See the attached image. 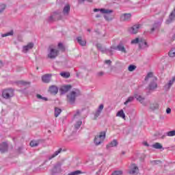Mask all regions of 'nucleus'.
Masks as SVG:
<instances>
[{
    "label": "nucleus",
    "instance_id": "f257e3e1",
    "mask_svg": "<svg viewBox=\"0 0 175 175\" xmlns=\"http://www.w3.org/2000/svg\"><path fill=\"white\" fill-rule=\"evenodd\" d=\"M80 95H81L80 90L79 89H75L67 94V102L70 103V105H75L76 98H77V96H80Z\"/></svg>",
    "mask_w": 175,
    "mask_h": 175
},
{
    "label": "nucleus",
    "instance_id": "f03ea898",
    "mask_svg": "<svg viewBox=\"0 0 175 175\" xmlns=\"http://www.w3.org/2000/svg\"><path fill=\"white\" fill-rule=\"evenodd\" d=\"M106 139V131H102L98 135H96L94 138V144L96 146H99L103 143V140Z\"/></svg>",
    "mask_w": 175,
    "mask_h": 175
},
{
    "label": "nucleus",
    "instance_id": "7ed1b4c3",
    "mask_svg": "<svg viewBox=\"0 0 175 175\" xmlns=\"http://www.w3.org/2000/svg\"><path fill=\"white\" fill-rule=\"evenodd\" d=\"M2 96L4 99H10L14 96V90L13 88L5 89L2 92Z\"/></svg>",
    "mask_w": 175,
    "mask_h": 175
},
{
    "label": "nucleus",
    "instance_id": "20e7f679",
    "mask_svg": "<svg viewBox=\"0 0 175 175\" xmlns=\"http://www.w3.org/2000/svg\"><path fill=\"white\" fill-rule=\"evenodd\" d=\"M48 51V57L51 59H54V58H57V57H58V54H59V51H58V49L51 48V46L49 47Z\"/></svg>",
    "mask_w": 175,
    "mask_h": 175
},
{
    "label": "nucleus",
    "instance_id": "39448f33",
    "mask_svg": "<svg viewBox=\"0 0 175 175\" xmlns=\"http://www.w3.org/2000/svg\"><path fill=\"white\" fill-rule=\"evenodd\" d=\"M59 17H61V11H55L49 17L48 21L51 23L53 21H55V20H58Z\"/></svg>",
    "mask_w": 175,
    "mask_h": 175
},
{
    "label": "nucleus",
    "instance_id": "423d86ee",
    "mask_svg": "<svg viewBox=\"0 0 175 175\" xmlns=\"http://www.w3.org/2000/svg\"><path fill=\"white\" fill-rule=\"evenodd\" d=\"M111 49L113 50H118V51H121L122 53L126 54V49H125V46H124L122 43H120L117 46H112Z\"/></svg>",
    "mask_w": 175,
    "mask_h": 175
},
{
    "label": "nucleus",
    "instance_id": "0eeeda50",
    "mask_svg": "<svg viewBox=\"0 0 175 175\" xmlns=\"http://www.w3.org/2000/svg\"><path fill=\"white\" fill-rule=\"evenodd\" d=\"M129 174L136 175L139 174V167L136 166V164H132L131 169L129 171Z\"/></svg>",
    "mask_w": 175,
    "mask_h": 175
},
{
    "label": "nucleus",
    "instance_id": "6e6552de",
    "mask_svg": "<svg viewBox=\"0 0 175 175\" xmlns=\"http://www.w3.org/2000/svg\"><path fill=\"white\" fill-rule=\"evenodd\" d=\"M9 148V146L6 142H2L0 144V152L1 154H5V152H8V150Z\"/></svg>",
    "mask_w": 175,
    "mask_h": 175
},
{
    "label": "nucleus",
    "instance_id": "1a4fd4ad",
    "mask_svg": "<svg viewBox=\"0 0 175 175\" xmlns=\"http://www.w3.org/2000/svg\"><path fill=\"white\" fill-rule=\"evenodd\" d=\"M175 20V6L174 10L171 12L170 14L169 15L168 19L166 21V24H170V23H173Z\"/></svg>",
    "mask_w": 175,
    "mask_h": 175
},
{
    "label": "nucleus",
    "instance_id": "9d476101",
    "mask_svg": "<svg viewBox=\"0 0 175 175\" xmlns=\"http://www.w3.org/2000/svg\"><path fill=\"white\" fill-rule=\"evenodd\" d=\"M72 90V85H65L64 86H62L60 88V92L64 95V94H66L68 91H70Z\"/></svg>",
    "mask_w": 175,
    "mask_h": 175
},
{
    "label": "nucleus",
    "instance_id": "9b49d317",
    "mask_svg": "<svg viewBox=\"0 0 175 175\" xmlns=\"http://www.w3.org/2000/svg\"><path fill=\"white\" fill-rule=\"evenodd\" d=\"M33 42L28 43L26 46H24L23 47V53H24L25 54L28 53L29 50H32V49H33Z\"/></svg>",
    "mask_w": 175,
    "mask_h": 175
},
{
    "label": "nucleus",
    "instance_id": "f8f14e48",
    "mask_svg": "<svg viewBox=\"0 0 175 175\" xmlns=\"http://www.w3.org/2000/svg\"><path fill=\"white\" fill-rule=\"evenodd\" d=\"M95 13L98 12H100V13H103V14H108L109 13H113V10H106L105 8H94L93 10Z\"/></svg>",
    "mask_w": 175,
    "mask_h": 175
},
{
    "label": "nucleus",
    "instance_id": "ddd939ff",
    "mask_svg": "<svg viewBox=\"0 0 175 175\" xmlns=\"http://www.w3.org/2000/svg\"><path fill=\"white\" fill-rule=\"evenodd\" d=\"M139 29H140V25H135L131 27L129 31L130 33L136 34L139 32Z\"/></svg>",
    "mask_w": 175,
    "mask_h": 175
},
{
    "label": "nucleus",
    "instance_id": "4468645a",
    "mask_svg": "<svg viewBox=\"0 0 175 175\" xmlns=\"http://www.w3.org/2000/svg\"><path fill=\"white\" fill-rule=\"evenodd\" d=\"M131 18H132V14L131 13L122 14L120 16V21H130Z\"/></svg>",
    "mask_w": 175,
    "mask_h": 175
},
{
    "label": "nucleus",
    "instance_id": "2eb2a0df",
    "mask_svg": "<svg viewBox=\"0 0 175 175\" xmlns=\"http://www.w3.org/2000/svg\"><path fill=\"white\" fill-rule=\"evenodd\" d=\"M139 49H147L148 47V44L144 38H139Z\"/></svg>",
    "mask_w": 175,
    "mask_h": 175
},
{
    "label": "nucleus",
    "instance_id": "dca6fc26",
    "mask_svg": "<svg viewBox=\"0 0 175 175\" xmlns=\"http://www.w3.org/2000/svg\"><path fill=\"white\" fill-rule=\"evenodd\" d=\"M62 13L64 16H69V13H70V5L66 4L63 8Z\"/></svg>",
    "mask_w": 175,
    "mask_h": 175
},
{
    "label": "nucleus",
    "instance_id": "f3484780",
    "mask_svg": "<svg viewBox=\"0 0 175 175\" xmlns=\"http://www.w3.org/2000/svg\"><path fill=\"white\" fill-rule=\"evenodd\" d=\"M43 83H49L51 81V74H46L42 77Z\"/></svg>",
    "mask_w": 175,
    "mask_h": 175
},
{
    "label": "nucleus",
    "instance_id": "a211bd4d",
    "mask_svg": "<svg viewBox=\"0 0 175 175\" xmlns=\"http://www.w3.org/2000/svg\"><path fill=\"white\" fill-rule=\"evenodd\" d=\"M117 146H118V142H117V139H113L106 146V148L107 150H109L111 147H117Z\"/></svg>",
    "mask_w": 175,
    "mask_h": 175
},
{
    "label": "nucleus",
    "instance_id": "6ab92c4d",
    "mask_svg": "<svg viewBox=\"0 0 175 175\" xmlns=\"http://www.w3.org/2000/svg\"><path fill=\"white\" fill-rule=\"evenodd\" d=\"M175 81V77H174L172 80H170L169 82L164 85V88L165 90H170V87H172V85H173V84L174 83Z\"/></svg>",
    "mask_w": 175,
    "mask_h": 175
},
{
    "label": "nucleus",
    "instance_id": "aec40b11",
    "mask_svg": "<svg viewBox=\"0 0 175 175\" xmlns=\"http://www.w3.org/2000/svg\"><path fill=\"white\" fill-rule=\"evenodd\" d=\"M49 92L53 95H57L58 94V87L55 85H52L49 88Z\"/></svg>",
    "mask_w": 175,
    "mask_h": 175
},
{
    "label": "nucleus",
    "instance_id": "412c9836",
    "mask_svg": "<svg viewBox=\"0 0 175 175\" xmlns=\"http://www.w3.org/2000/svg\"><path fill=\"white\" fill-rule=\"evenodd\" d=\"M77 42L80 44V46H84L87 44V41L85 40H83L81 36L77 38Z\"/></svg>",
    "mask_w": 175,
    "mask_h": 175
},
{
    "label": "nucleus",
    "instance_id": "4be33fe9",
    "mask_svg": "<svg viewBox=\"0 0 175 175\" xmlns=\"http://www.w3.org/2000/svg\"><path fill=\"white\" fill-rule=\"evenodd\" d=\"M157 87H158V84H157V82L153 81L150 82L149 84V86H148L149 91H154V90H156Z\"/></svg>",
    "mask_w": 175,
    "mask_h": 175
},
{
    "label": "nucleus",
    "instance_id": "5701e85b",
    "mask_svg": "<svg viewBox=\"0 0 175 175\" xmlns=\"http://www.w3.org/2000/svg\"><path fill=\"white\" fill-rule=\"evenodd\" d=\"M61 152H62V148H59L58 150L55 151L52 155L48 157L49 160L51 161L53 158H55V157L59 155V154H61Z\"/></svg>",
    "mask_w": 175,
    "mask_h": 175
},
{
    "label": "nucleus",
    "instance_id": "b1692460",
    "mask_svg": "<svg viewBox=\"0 0 175 175\" xmlns=\"http://www.w3.org/2000/svg\"><path fill=\"white\" fill-rule=\"evenodd\" d=\"M134 100H135V96H131L128 97L126 100L124 102V105H125V106H126V105H128L129 103H132V102H133Z\"/></svg>",
    "mask_w": 175,
    "mask_h": 175
},
{
    "label": "nucleus",
    "instance_id": "393cba45",
    "mask_svg": "<svg viewBox=\"0 0 175 175\" xmlns=\"http://www.w3.org/2000/svg\"><path fill=\"white\" fill-rule=\"evenodd\" d=\"M134 96H135V98L137 99V100L140 102V103H142L143 102H144V99H145L144 97H143L137 94H134Z\"/></svg>",
    "mask_w": 175,
    "mask_h": 175
},
{
    "label": "nucleus",
    "instance_id": "a878e982",
    "mask_svg": "<svg viewBox=\"0 0 175 175\" xmlns=\"http://www.w3.org/2000/svg\"><path fill=\"white\" fill-rule=\"evenodd\" d=\"M96 46L97 47L98 50H99V51H101V53H103V54L106 53V48L103 47L102 44H97Z\"/></svg>",
    "mask_w": 175,
    "mask_h": 175
},
{
    "label": "nucleus",
    "instance_id": "bb28decb",
    "mask_svg": "<svg viewBox=\"0 0 175 175\" xmlns=\"http://www.w3.org/2000/svg\"><path fill=\"white\" fill-rule=\"evenodd\" d=\"M117 117H121L123 120H125V113H124V110L121 109L116 113Z\"/></svg>",
    "mask_w": 175,
    "mask_h": 175
},
{
    "label": "nucleus",
    "instance_id": "cd10ccee",
    "mask_svg": "<svg viewBox=\"0 0 175 175\" xmlns=\"http://www.w3.org/2000/svg\"><path fill=\"white\" fill-rule=\"evenodd\" d=\"M111 13H108L104 15V18L106 21H111L113 20V16L110 14Z\"/></svg>",
    "mask_w": 175,
    "mask_h": 175
},
{
    "label": "nucleus",
    "instance_id": "c85d7f7f",
    "mask_svg": "<svg viewBox=\"0 0 175 175\" xmlns=\"http://www.w3.org/2000/svg\"><path fill=\"white\" fill-rule=\"evenodd\" d=\"M60 76L64 77V79H69L70 77V73L66 72H60Z\"/></svg>",
    "mask_w": 175,
    "mask_h": 175
},
{
    "label": "nucleus",
    "instance_id": "c756f323",
    "mask_svg": "<svg viewBox=\"0 0 175 175\" xmlns=\"http://www.w3.org/2000/svg\"><path fill=\"white\" fill-rule=\"evenodd\" d=\"M151 147H152V148H155L156 150H161V148H163L162 145H161L158 142L155 143L154 144H152Z\"/></svg>",
    "mask_w": 175,
    "mask_h": 175
},
{
    "label": "nucleus",
    "instance_id": "7c9ffc66",
    "mask_svg": "<svg viewBox=\"0 0 175 175\" xmlns=\"http://www.w3.org/2000/svg\"><path fill=\"white\" fill-rule=\"evenodd\" d=\"M14 33V31L13 30H11L9 32L1 34V38H6V36H13Z\"/></svg>",
    "mask_w": 175,
    "mask_h": 175
},
{
    "label": "nucleus",
    "instance_id": "2f4dec72",
    "mask_svg": "<svg viewBox=\"0 0 175 175\" xmlns=\"http://www.w3.org/2000/svg\"><path fill=\"white\" fill-rule=\"evenodd\" d=\"M61 113H62V109L58 107L55 108V117H58L61 114Z\"/></svg>",
    "mask_w": 175,
    "mask_h": 175
},
{
    "label": "nucleus",
    "instance_id": "473e14b6",
    "mask_svg": "<svg viewBox=\"0 0 175 175\" xmlns=\"http://www.w3.org/2000/svg\"><path fill=\"white\" fill-rule=\"evenodd\" d=\"M158 107H159V105L157 103H153L150 104V109H151V110H157Z\"/></svg>",
    "mask_w": 175,
    "mask_h": 175
},
{
    "label": "nucleus",
    "instance_id": "72a5a7b5",
    "mask_svg": "<svg viewBox=\"0 0 175 175\" xmlns=\"http://www.w3.org/2000/svg\"><path fill=\"white\" fill-rule=\"evenodd\" d=\"M114 50L113 48H111L109 49H106V51L105 53V54H106L107 55H113V51Z\"/></svg>",
    "mask_w": 175,
    "mask_h": 175
},
{
    "label": "nucleus",
    "instance_id": "f704fd0d",
    "mask_svg": "<svg viewBox=\"0 0 175 175\" xmlns=\"http://www.w3.org/2000/svg\"><path fill=\"white\" fill-rule=\"evenodd\" d=\"M82 124H83V122L81 120L77 122V123L75 125V131H77V129H79Z\"/></svg>",
    "mask_w": 175,
    "mask_h": 175
},
{
    "label": "nucleus",
    "instance_id": "c9c22d12",
    "mask_svg": "<svg viewBox=\"0 0 175 175\" xmlns=\"http://www.w3.org/2000/svg\"><path fill=\"white\" fill-rule=\"evenodd\" d=\"M161 27V23H156L154 24L153 27L151 29L152 32H154L155 29H158V27Z\"/></svg>",
    "mask_w": 175,
    "mask_h": 175
},
{
    "label": "nucleus",
    "instance_id": "e433bc0d",
    "mask_svg": "<svg viewBox=\"0 0 175 175\" xmlns=\"http://www.w3.org/2000/svg\"><path fill=\"white\" fill-rule=\"evenodd\" d=\"M166 136H169L170 137H172L173 136H175V130L168 131L165 133Z\"/></svg>",
    "mask_w": 175,
    "mask_h": 175
},
{
    "label": "nucleus",
    "instance_id": "4c0bfd02",
    "mask_svg": "<svg viewBox=\"0 0 175 175\" xmlns=\"http://www.w3.org/2000/svg\"><path fill=\"white\" fill-rule=\"evenodd\" d=\"M57 47L62 51H65V46H64V44H62V42H59L57 44Z\"/></svg>",
    "mask_w": 175,
    "mask_h": 175
},
{
    "label": "nucleus",
    "instance_id": "58836bf2",
    "mask_svg": "<svg viewBox=\"0 0 175 175\" xmlns=\"http://www.w3.org/2000/svg\"><path fill=\"white\" fill-rule=\"evenodd\" d=\"M169 56L171 57H175V48H173L171 49L169 52Z\"/></svg>",
    "mask_w": 175,
    "mask_h": 175
},
{
    "label": "nucleus",
    "instance_id": "ea45409f",
    "mask_svg": "<svg viewBox=\"0 0 175 175\" xmlns=\"http://www.w3.org/2000/svg\"><path fill=\"white\" fill-rule=\"evenodd\" d=\"M152 76H153L152 72H148L145 77V81H148V80L151 79Z\"/></svg>",
    "mask_w": 175,
    "mask_h": 175
},
{
    "label": "nucleus",
    "instance_id": "a19ab883",
    "mask_svg": "<svg viewBox=\"0 0 175 175\" xmlns=\"http://www.w3.org/2000/svg\"><path fill=\"white\" fill-rule=\"evenodd\" d=\"M30 146L31 147H38V146H39V143L36 141H31L30 142Z\"/></svg>",
    "mask_w": 175,
    "mask_h": 175
},
{
    "label": "nucleus",
    "instance_id": "79ce46f5",
    "mask_svg": "<svg viewBox=\"0 0 175 175\" xmlns=\"http://www.w3.org/2000/svg\"><path fill=\"white\" fill-rule=\"evenodd\" d=\"M139 42H140V38H137L131 40V44H137V43H139Z\"/></svg>",
    "mask_w": 175,
    "mask_h": 175
},
{
    "label": "nucleus",
    "instance_id": "37998d69",
    "mask_svg": "<svg viewBox=\"0 0 175 175\" xmlns=\"http://www.w3.org/2000/svg\"><path fill=\"white\" fill-rule=\"evenodd\" d=\"M136 69V66L135 65H130L128 68L129 72H133Z\"/></svg>",
    "mask_w": 175,
    "mask_h": 175
},
{
    "label": "nucleus",
    "instance_id": "c03bdc74",
    "mask_svg": "<svg viewBox=\"0 0 175 175\" xmlns=\"http://www.w3.org/2000/svg\"><path fill=\"white\" fill-rule=\"evenodd\" d=\"M77 137V136L74 135H70L67 139V142H70L72 140H75V139H76Z\"/></svg>",
    "mask_w": 175,
    "mask_h": 175
},
{
    "label": "nucleus",
    "instance_id": "a18cd8bd",
    "mask_svg": "<svg viewBox=\"0 0 175 175\" xmlns=\"http://www.w3.org/2000/svg\"><path fill=\"white\" fill-rule=\"evenodd\" d=\"M122 174H123L122 171L116 170V171H114L113 173L111 175H122Z\"/></svg>",
    "mask_w": 175,
    "mask_h": 175
},
{
    "label": "nucleus",
    "instance_id": "49530a36",
    "mask_svg": "<svg viewBox=\"0 0 175 175\" xmlns=\"http://www.w3.org/2000/svg\"><path fill=\"white\" fill-rule=\"evenodd\" d=\"M5 9H6V5L5 4H1L0 5V13H2Z\"/></svg>",
    "mask_w": 175,
    "mask_h": 175
},
{
    "label": "nucleus",
    "instance_id": "de8ad7c7",
    "mask_svg": "<svg viewBox=\"0 0 175 175\" xmlns=\"http://www.w3.org/2000/svg\"><path fill=\"white\" fill-rule=\"evenodd\" d=\"M18 84L21 85H27V84H29V83L24 81H20L18 82Z\"/></svg>",
    "mask_w": 175,
    "mask_h": 175
},
{
    "label": "nucleus",
    "instance_id": "09e8293b",
    "mask_svg": "<svg viewBox=\"0 0 175 175\" xmlns=\"http://www.w3.org/2000/svg\"><path fill=\"white\" fill-rule=\"evenodd\" d=\"M104 105L103 104L100 105L98 107L97 111H99L100 113H102V110H103Z\"/></svg>",
    "mask_w": 175,
    "mask_h": 175
},
{
    "label": "nucleus",
    "instance_id": "8fccbe9b",
    "mask_svg": "<svg viewBox=\"0 0 175 175\" xmlns=\"http://www.w3.org/2000/svg\"><path fill=\"white\" fill-rule=\"evenodd\" d=\"M100 113L99 111H96V113H94V118L95 120H96V118L98 117H99V116H100Z\"/></svg>",
    "mask_w": 175,
    "mask_h": 175
},
{
    "label": "nucleus",
    "instance_id": "3c124183",
    "mask_svg": "<svg viewBox=\"0 0 175 175\" xmlns=\"http://www.w3.org/2000/svg\"><path fill=\"white\" fill-rule=\"evenodd\" d=\"M151 163H152V165H158V163H161V161L154 160V161H151Z\"/></svg>",
    "mask_w": 175,
    "mask_h": 175
},
{
    "label": "nucleus",
    "instance_id": "603ef678",
    "mask_svg": "<svg viewBox=\"0 0 175 175\" xmlns=\"http://www.w3.org/2000/svg\"><path fill=\"white\" fill-rule=\"evenodd\" d=\"M103 75H105V72H103V71L98 72L97 73V76H98V77H100L103 76Z\"/></svg>",
    "mask_w": 175,
    "mask_h": 175
},
{
    "label": "nucleus",
    "instance_id": "864d4df0",
    "mask_svg": "<svg viewBox=\"0 0 175 175\" xmlns=\"http://www.w3.org/2000/svg\"><path fill=\"white\" fill-rule=\"evenodd\" d=\"M143 146H144L145 147H150V144H148V142H144L142 143Z\"/></svg>",
    "mask_w": 175,
    "mask_h": 175
},
{
    "label": "nucleus",
    "instance_id": "5fc2aeb1",
    "mask_svg": "<svg viewBox=\"0 0 175 175\" xmlns=\"http://www.w3.org/2000/svg\"><path fill=\"white\" fill-rule=\"evenodd\" d=\"M166 113L167 114H170V113H172V109L170 108H167L166 109Z\"/></svg>",
    "mask_w": 175,
    "mask_h": 175
},
{
    "label": "nucleus",
    "instance_id": "6e6d98bb",
    "mask_svg": "<svg viewBox=\"0 0 175 175\" xmlns=\"http://www.w3.org/2000/svg\"><path fill=\"white\" fill-rule=\"evenodd\" d=\"M77 116H80V111L77 110L76 113L74 115V117H77Z\"/></svg>",
    "mask_w": 175,
    "mask_h": 175
},
{
    "label": "nucleus",
    "instance_id": "4d7b16f0",
    "mask_svg": "<svg viewBox=\"0 0 175 175\" xmlns=\"http://www.w3.org/2000/svg\"><path fill=\"white\" fill-rule=\"evenodd\" d=\"M105 64H107V65H111V60H105Z\"/></svg>",
    "mask_w": 175,
    "mask_h": 175
},
{
    "label": "nucleus",
    "instance_id": "13d9d810",
    "mask_svg": "<svg viewBox=\"0 0 175 175\" xmlns=\"http://www.w3.org/2000/svg\"><path fill=\"white\" fill-rule=\"evenodd\" d=\"M36 96H37L38 99H42L43 98V96H42V95H40V94H37Z\"/></svg>",
    "mask_w": 175,
    "mask_h": 175
},
{
    "label": "nucleus",
    "instance_id": "bf43d9fd",
    "mask_svg": "<svg viewBox=\"0 0 175 175\" xmlns=\"http://www.w3.org/2000/svg\"><path fill=\"white\" fill-rule=\"evenodd\" d=\"M42 100H44L45 102H47V100H49V98H47L46 97H42Z\"/></svg>",
    "mask_w": 175,
    "mask_h": 175
},
{
    "label": "nucleus",
    "instance_id": "052dcab7",
    "mask_svg": "<svg viewBox=\"0 0 175 175\" xmlns=\"http://www.w3.org/2000/svg\"><path fill=\"white\" fill-rule=\"evenodd\" d=\"M166 133L163 135L161 136V139H165V137H166Z\"/></svg>",
    "mask_w": 175,
    "mask_h": 175
},
{
    "label": "nucleus",
    "instance_id": "680f3d73",
    "mask_svg": "<svg viewBox=\"0 0 175 175\" xmlns=\"http://www.w3.org/2000/svg\"><path fill=\"white\" fill-rule=\"evenodd\" d=\"M2 66H3V63L2 61H0V68H2Z\"/></svg>",
    "mask_w": 175,
    "mask_h": 175
},
{
    "label": "nucleus",
    "instance_id": "e2e57ef3",
    "mask_svg": "<svg viewBox=\"0 0 175 175\" xmlns=\"http://www.w3.org/2000/svg\"><path fill=\"white\" fill-rule=\"evenodd\" d=\"M96 18H100V14H96Z\"/></svg>",
    "mask_w": 175,
    "mask_h": 175
},
{
    "label": "nucleus",
    "instance_id": "0e129e2a",
    "mask_svg": "<svg viewBox=\"0 0 175 175\" xmlns=\"http://www.w3.org/2000/svg\"><path fill=\"white\" fill-rule=\"evenodd\" d=\"M79 3L84 2L85 0H78Z\"/></svg>",
    "mask_w": 175,
    "mask_h": 175
},
{
    "label": "nucleus",
    "instance_id": "69168bd1",
    "mask_svg": "<svg viewBox=\"0 0 175 175\" xmlns=\"http://www.w3.org/2000/svg\"><path fill=\"white\" fill-rule=\"evenodd\" d=\"M122 155H125V151H122Z\"/></svg>",
    "mask_w": 175,
    "mask_h": 175
},
{
    "label": "nucleus",
    "instance_id": "338daca9",
    "mask_svg": "<svg viewBox=\"0 0 175 175\" xmlns=\"http://www.w3.org/2000/svg\"><path fill=\"white\" fill-rule=\"evenodd\" d=\"M172 39H173V40H174V39H175V34H174V36L172 37Z\"/></svg>",
    "mask_w": 175,
    "mask_h": 175
},
{
    "label": "nucleus",
    "instance_id": "774afa93",
    "mask_svg": "<svg viewBox=\"0 0 175 175\" xmlns=\"http://www.w3.org/2000/svg\"><path fill=\"white\" fill-rule=\"evenodd\" d=\"M88 32H91V29H88Z\"/></svg>",
    "mask_w": 175,
    "mask_h": 175
}]
</instances>
